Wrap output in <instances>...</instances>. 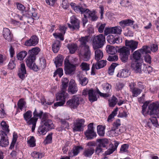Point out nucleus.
I'll list each match as a JSON object with an SVG mask.
<instances>
[{"label":"nucleus","instance_id":"obj_1","mask_svg":"<svg viewBox=\"0 0 159 159\" xmlns=\"http://www.w3.org/2000/svg\"><path fill=\"white\" fill-rule=\"evenodd\" d=\"M89 36L82 37L80 39V47L81 48V53L83 56L84 61H87L90 58V51L87 44L89 42Z\"/></svg>","mask_w":159,"mask_h":159},{"label":"nucleus","instance_id":"obj_2","mask_svg":"<svg viewBox=\"0 0 159 159\" xmlns=\"http://www.w3.org/2000/svg\"><path fill=\"white\" fill-rule=\"evenodd\" d=\"M68 86V85L65 84H61L60 92L57 93L56 95L57 100L61 101L57 102L55 103L54 104L55 106H61L65 103L66 102V99L68 98V95L66 92Z\"/></svg>","mask_w":159,"mask_h":159},{"label":"nucleus","instance_id":"obj_3","mask_svg":"<svg viewBox=\"0 0 159 159\" xmlns=\"http://www.w3.org/2000/svg\"><path fill=\"white\" fill-rule=\"evenodd\" d=\"M23 116L27 124L29 125H32V131H34L36 127L38 118L32 117V112L31 111H27L24 114Z\"/></svg>","mask_w":159,"mask_h":159},{"label":"nucleus","instance_id":"obj_4","mask_svg":"<svg viewBox=\"0 0 159 159\" xmlns=\"http://www.w3.org/2000/svg\"><path fill=\"white\" fill-rule=\"evenodd\" d=\"M105 37L102 34L94 37L93 40V46L95 49L102 48L105 42Z\"/></svg>","mask_w":159,"mask_h":159},{"label":"nucleus","instance_id":"obj_5","mask_svg":"<svg viewBox=\"0 0 159 159\" xmlns=\"http://www.w3.org/2000/svg\"><path fill=\"white\" fill-rule=\"evenodd\" d=\"M48 114L44 113L41 120V124L49 130L54 128V125L52 121L48 119Z\"/></svg>","mask_w":159,"mask_h":159},{"label":"nucleus","instance_id":"obj_6","mask_svg":"<svg viewBox=\"0 0 159 159\" xmlns=\"http://www.w3.org/2000/svg\"><path fill=\"white\" fill-rule=\"evenodd\" d=\"M120 53V58L122 62H126L128 60L129 56L130 54L129 49L126 47H123L119 49Z\"/></svg>","mask_w":159,"mask_h":159},{"label":"nucleus","instance_id":"obj_7","mask_svg":"<svg viewBox=\"0 0 159 159\" xmlns=\"http://www.w3.org/2000/svg\"><path fill=\"white\" fill-rule=\"evenodd\" d=\"M23 15L28 18H32V19L37 20L39 18L36 10L34 8H26L25 11H23Z\"/></svg>","mask_w":159,"mask_h":159},{"label":"nucleus","instance_id":"obj_8","mask_svg":"<svg viewBox=\"0 0 159 159\" xmlns=\"http://www.w3.org/2000/svg\"><path fill=\"white\" fill-rule=\"evenodd\" d=\"M149 49V48L148 46H144L139 50L135 51L133 54V58L135 60H138L140 59L141 54L150 53V51Z\"/></svg>","mask_w":159,"mask_h":159},{"label":"nucleus","instance_id":"obj_9","mask_svg":"<svg viewBox=\"0 0 159 159\" xmlns=\"http://www.w3.org/2000/svg\"><path fill=\"white\" fill-rule=\"evenodd\" d=\"M81 100V98L74 96L66 102V104L71 109H75L80 103Z\"/></svg>","mask_w":159,"mask_h":159},{"label":"nucleus","instance_id":"obj_10","mask_svg":"<svg viewBox=\"0 0 159 159\" xmlns=\"http://www.w3.org/2000/svg\"><path fill=\"white\" fill-rule=\"evenodd\" d=\"M65 70L66 74L73 75L75 73V66L70 63L68 59L66 58L64 61Z\"/></svg>","mask_w":159,"mask_h":159},{"label":"nucleus","instance_id":"obj_11","mask_svg":"<svg viewBox=\"0 0 159 159\" xmlns=\"http://www.w3.org/2000/svg\"><path fill=\"white\" fill-rule=\"evenodd\" d=\"M70 23H68L69 28L72 30H78L80 27L79 21L75 16H73L70 18Z\"/></svg>","mask_w":159,"mask_h":159},{"label":"nucleus","instance_id":"obj_12","mask_svg":"<svg viewBox=\"0 0 159 159\" xmlns=\"http://www.w3.org/2000/svg\"><path fill=\"white\" fill-rule=\"evenodd\" d=\"M93 123H90L88 126V129L84 132V134L88 139H91L95 137L96 133L94 131L93 127Z\"/></svg>","mask_w":159,"mask_h":159},{"label":"nucleus","instance_id":"obj_13","mask_svg":"<svg viewBox=\"0 0 159 159\" xmlns=\"http://www.w3.org/2000/svg\"><path fill=\"white\" fill-rule=\"evenodd\" d=\"M148 108L150 110L149 114L151 116L153 115L159 114V102H156L149 105Z\"/></svg>","mask_w":159,"mask_h":159},{"label":"nucleus","instance_id":"obj_14","mask_svg":"<svg viewBox=\"0 0 159 159\" xmlns=\"http://www.w3.org/2000/svg\"><path fill=\"white\" fill-rule=\"evenodd\" d=\"M107 64L106 60H102L99 61L97 63L93 64L91 69V74L94 75L96 69H100L104 67Z\"/></svg>","mask_w":159,"mask_h":159},{"label":"nucleus","instance_id":"obj_15","mask_svg":"<svg viewBox=\"0 0 159 159\" xmlns=\"http://www.w3.org/2000/svg\"><path fill=\"white\" fill-rule=\"evenodd\" d=\"M138 42L134 40H126L125 44L127 48L130 50L132 52L137 48L138 46Z\"/></svg>","mask_w":159,"mask_h":159},{"label":"nucleus","instance_id":"obj_16","mask_svg":"<svg viewBox=\"0 0 159 159\" xmlns=\"http://www.w3.org/2000/svg\"><path fill=\"white\" fill-rule=\"evenodd\" d=\"M0 146L5 147L9 144V141L6 133L2 131H0Z\"/></svg>","mask_w":159,"mask_h":159},{"label":"nucleus","instance_id":"obj_17","mask_svg":"<svg viewBox=\"0 0 159 159\" xmlns=\"http://www.w3.org/2000/svg\"><path fill=\"white\" fill-rule=\"evenodd\" d=\"M39 39L36 35L32 36L30 38L25 41V45L26 46H34L38 44Z\"/></svg>","mask_w":159,"mask_h":159},{"label":"nucleus","instance_id":"obj_18","mask_svg":"<svg viewBox=\"0 0 159 159\" xmlns=\"http://www.w3.org/2000/svg\"><path fill=\"white\" fill-rule=\"evenodd\" d=\"M84 120L83 119L77 120L74 124V127L73 128L74 131H81L83 130L84 125Z\"/></svg>","mask_w":159,"mask_h":159},{"label":"nucleus","instance_id":"obj_19","mask_svg":"<svg viewBox=\"0 0 159 159\" xmlns=\"http://www.w3.org/2000/svg\"><path fill=\"white\" fill-rule=\"evenodd\" d=\"M135 84L134 82L130 83L129 86L130 89V91L132 92L133 97H136L138 96L142 92V90L137 88L134 87Z\"/></svg>","mask_w":159,"mask_h":159},{"label":"nucleus","instance_id":"obj_20","mask_svg":"<svg viewBox=\"0 0 159 159\" xmlns=\"http://www.w3.org/2000/svg\"><path fill=\"white\" fill-rule=\"evenodd\" d=\"M68 91V92L72 94L75 93L78 91V88L75 81L73 79L71 80L70 81Z\"/></svg>","mask_w":159,"mask_h":159},{"label":"nucleus","instance_id":"obj_21","mask_svg":"<svg viewBox=\"0 0 159 159\" xmlns=\"http://www.w3.org/2000/svg\"><path fill=\"white\" fill-rule=\"evenodd\" d=\"M66 29L67 28L64 26H60L59 29L61 33L58 34L54 33L53 34V36L56 39H59L61 40H63L64 38L63 34H65Z\"/></svg>","mask_w":159,"mask_h":159},{"label":"nucleus","instance_id":"obj_22","mask_svg":"<svg viewBox=\"0 0 159 159\" xmlns=\"http://www.w3.org/2000/svg\"><path fill=\"white\" fill-rule=\"evenodd\" d=\"M84 14V16L90 18L93 20H96L97 19L98 17L95 15L94 11H90L88 9H86Z\"/></svg>","mask_w":159,"mask_h":159},{"label":"nucleus","instance_id":"obj_23","mask_svg":"<svg viewBox=\"0 0 159 159\" xmlns=\"http://www.w3.org/2000/svg\"><path fill=\"white\" fill-rule=\"evenodd\" d=\"M130 72L127 69H123L120 70L117 75V77L120 78H126L130 75Z\"/></svg>","mask_w":159,"mask_h":159},{"label":"nucleus","instance_id":"obj_24","mask_svg":"<svg viewBox=\"0 0 159 159\" xmlns=\"http://www.w3.org/2000/svg\"><path fill=\"white\" fill-rule=\"evenodd\" d=\"M26 73L25 65L24 63L20 64V67L18 70V75L21 79L23 80L25 78V75Z\"/></svg>","mask_w":159,"mask_h":159},{"label":"nucleus","instance_id":"obj_25","mask_svg":"<svg viewBox=\"0 0 159 159\" xmlns=\"http://www.w3.org/2000/svg\"><path fill=\"white\" fill-rule=\"evenodd\" d=\"M83 149V148L80 146H77L74 147L73 149L69 152V156L72 157L74 156L77 155L80 150H82Z\"/></svg>","mask_w":159,"mask_h":159},{"label":"nucleus","instance_id":"obj_26","mask_svg":"<svg viewBox=\"0 0 159 159\" xmlns=\"http://www.w3.org/2000/svg\"><path fill=\"white\" fill-rule=\"evenodd\" d=\"M94 151L95 150L93 147H89L85 149L83 154L86 157H90L93 154Z\"/></svg>","mask_w":159,"mask_h":159},{"label":"nucleus","instance_id":"obj_27","mask_svg":"<svg viewBox=\"0 0 159 159\" xmlns=\"http://www.w3.org/2000/svg\"><path fill=\"white\" fill-rule=\"evenodd\" d=\"M88 96L89 99L91 102H93L97 100L96 92L93 89H90Z\"/></svg>","mask_w":159,"mask_h":159},{"label":"nucleus","instance_id":"obj_28","mask_svg":"<svg viewBox=\"0 0 159 159\" xmlns=\"http://www.w3.org/2000/svg\"><path fill=\"white\" fill-rule=\"evenodd\" d=\"M3 34L4 38L8 41H11L12 35L10 30L8 28H4L3 30Z\"/></svg>","mask_w":159,"mask_h":159},{"label":"nucleus","instance_id":"obj_29","mask_svg":"<svg viewBox=\"0 0 159 159\" xmlns=\"http://www.w3.org/2000/svg\"><path fill=\"white\" fill-rule=\"evenodd\" d=\"M141 66L142 64L141 63H133L131 64V67L136 73H141L142 72Z\"/></svg>","mask_w":159,"mask_h":159},{"label":"nucleus","instance_id":"obj_30","mask_svg":"<svg viewBox=\"0 0 159 159\" xmlns=\"http://www.w3.org/2000/svg\"><path fill=\"white\" fill-rule=\"evenodd\" d=\"M29 56L26 59V63L28 66H30L34 62L36 57L29 54Z\"/></svg>","mask_w":159,"mask_h":159},{"label":"nucleus","instance_id":"obj_31","mask_svg":"<svg viewBox=\"0 0 159 159\" xmlns=\"http://www.w3.org/2000/svg\"><path fill=\"white\" fill-rule=\"evenodd\" d=\"M80 84L82 86L86 85L88 82V79L86 77H83L82 75L78 74L77 76Z\"/></svg>","mask_w":159,"mask_h":159},{"label":"nucleus","instance_id":"obj_32","mask_svg":"<svg viewBox=\"0 0 159 159\" xmlns=\"http://www.w3.org/2000/svg\"><path fill=\"white\" fill-rule=\"evenodd\" d=\"M103 53L101 50L97 49L95 52V58L97 61L102 59L103 57Z\"/></svg>","mask_w":159,"mask_h":159},{"label":"nucleus","instance_id":"obj_33","mask_svg":"<svg viewBox=\"0 0 159 159\" xmlns=\"http://www.w3.org/2000/svg\"><path fill=\"white\" fill-rule=\"evenodd\" d=\"M40 50H41L38 47H36L29 50L28 51V53L29 54L36 57V55L39 54Z\"/></svg>","mask_w":159,"mask_h":159},{"label":"nucleus","instance_id":"obj_34","mask_svg":"<svg viewBox=\"0 0 159 159\" xmlns=\"http://www.w3.org/2000/svg\"><path fill=\"white\" fill-rule=\"evenodd\" d=\"M63 58L61 55H59L55 58L54 63L56 67L61 66L62 64Z\"/></svg>","mask_w":159,"mask_h":159},{"label":"nucleus","instance_id":"obj_35","mask_svg":"<svg viewBox=\"0 0 159 159\" xmlns=\"http://www.w3.org/2000/svg\"><path fill=\"white\" fill-rule=\"evenodd\" d=\"M134 21L130 19L123 20L119 22L120 25L122 27L132 25Z\"/></svg>","mask_w":159,"mask_h":159},{"label":"nucleus","instance_id":"obj_36","mask_svg":"<svg viewBox=\"0 0 159 159\" xmlns=\"http://www.w3.org/2000/svg\"><path fill=\"white\" fill-rule=\"evenodd\" d=\"M60 43L58 41H57L54 43L52 45V49L55 53L58 52L59 50Z\"/></svg>","mask_w":159,"mask_h":159},{"label":"nucleus","instance_id":"obj_37","mask_svg":"<svg viewBox=\"0 0 159 159\" xmlns=\"http://www.w3.org/2000/svg\"><path fill=\"white\" fill-rule=\"evenodd\" d=\"M27 53L25 51H22L17 54L16 58L18 60H23L24 58L27 55Z\"/></svg>","mask_w":159,"mask_h":159},{"label":"nucleus","instance_id":"obj_38","mask_svg":"<svg viewBox=\"0 0 159 159\" xmlns=\"http://www.w3.org/2000/svg\"><path fill=\"white\" fill-rule=\"evenodd\" d=\"M118 144L119 143L117 142H115L111 148L108 149L105 152V154L108 155L112 153L117 149Z\"/></svg>","mask_w":159,"mask_h":159},{"label":"nucleus","instance_id":"obj_39","mask_svg":"<svg viewBox=\"0 0 159 159\" xmlns=\"http://www.w3.org/2000/svg\"><path fill=\"white\" fill-rule=\"evenodd\" d=\"M77 46L75 44H69L67 46V48L69 50L71 54L74 53L77 49Z\"/></svg>","mask_w":159,"mask_h":159},{"label":"nucleus","instance_id":"obj_40","mask_svg":"<svg viewBox=\"0 0 159 159\" xmlns=\"http://www.w3.org/2000/svg\"><path fill=\"white\" fill-rule=\"evenodd\" d=\"M97 141L99 143L98 144L103 148L106 147V145L108 143V140L106 139H97Z\"/></svg>","mask_w":159,"mask_h":159},{"label":"nucleus","instance_id":"obj_41","mask_svg":"<svg viewBox=\"0 0 159 159\" xmlns=\"http://www.w3.org/2000/svg\"><path fill=\"white\" fill-rule=\"evenodd\" d=\"M106 50L109 54L113 55L116 52L115 48L111 46L107 45L106 47Z\"/></svg>","mask_w":159,"mask_h":159},{"label":"nucleus","instance_id":"obj_42","mask_svg":"<svg viewBox=\"0 0 159 159\" xmlns=\"http://www.w3.org/2000/svg\"><path fill=\"white\" fill-rule=\"evenodd\" d=\"M48 130V129L41 124L38 129V132L40 134L43 135L45 134Z\"/></svg>","mask_w":159,"mask_h":159},{"label":"nucleus","instance_id":"obj_43","mask_svg":"<svg viewBox=\"0 0 159 159\" xmlns=\"http://www.w3.org/2000/svg\"><path fill=\"white\" fill-rule=\"evenodd\" d=\"M119 130L114 127H112L111 129L108 132L111 136H117L119 134Z\"/></svg>","mask_w":159,"mask_h":159},{"label":"nucleus","instance_id":"obj_44","mask_svg":"<svg viewBox=\"0 0 159 159\" xmlns=\"http://www.w3.org/2000/svg\"><path fill=\"white\" fill-rule=\"evenodd\" d=\"M97 132L98 135L100 136H103L105 134V128L102 125L98 126Z\"/></svg>","mask_w":159,"mask_h":159},{"label":"nucleus","instance_id":"obj_45","mask_svg":"<svg viewBox=\"0 0 159 159\" xmlns=\"http://www.w3.org/2000/svg\"><path fill=\"white\" fill-rule=\"evenodd\" d=\"M1 125L3 131L5 132L6 133H8L9 132V126L5 121H2L1 123Z\"/></svg>","mask_w":159,"mask_h":159},{"label":"nucleus","instance_id":"obj_46","mask_svg":"<svg viewBox=\"0 0 159 159\" xmlns=\"http://www.w3.org/2000/svg\"><path fill=\"white\" fill-rule=\"evenodd\" d=\"M39 61V69H43L46 66V60L44 58L42 57L40 59Z\"/></svg>","mask_w":159,"mask_h":159},{"label":"nucleus","instance_id":"obj_47","mask_svg":"<svg viewBox=\"0 0 159 159\" xmlns=\"http://www.w3.org/2000/svg\"><path fill=\"white\" fill-rule=\"evenodd\" d=\"M80 66L81 69L84 71H87L90 69L89 65L86 62H82Z\"/></svg>","mask_w":159,"mask_h":159},{"label":"nucleus","instance_id":"obj_48","mask_svg":"<svg viewBox=\"0 0 159 159\" xmlns=\"http://www.w3.org/2000/svg\"><path fill=\"white\" fill-rule=\"evenodd\" d=\"M156 115H153L151 116V118L150 120L154 126L157 127L158 126V121L156 117Z\"/></svg>","mask_w":159,"mask_h":159},{"label":"nucleus","instance_id":"obj_49","mask_svg":"<svg viewBox=\"0 0 159 159\" xmlns=\"http://www.w3.org/2000/svg\"><path fill=\"white\" fill-rule=\"evenodd\" d=\"M117 102V99L116 97L113 96L111 99L109 100V106L112 107H114Z\"/></svg>","mask_w":159,"mask_h":159},{"label":"nucleus","instance_id":"obj_50","mask_svg":"<svg viewBox=\"0 0 159 159\" xmlns=\"http://www.w3.org/2000/svg\"><path fill=\"white\" fill-rule=\"evenodd\" d=\"M122 32V29L119 26L113 27V34H120Z\"/></svg>","mask_w":159,"mask_h":159},{"label":"nucleus","instance_id":"obj_51","mask_svg":"<svg viewBox=\"0 0 159 159\" xmlns=\"http://www.w3.org/2000/svg\"><path fill=\"white\" fill-rule=\"evenodd\" d=\"M18 107L21 110L23 108L26 107V102L22 99H20L17 103Z\"/></svg>","mask_w":159,"mask_h":159},{"label":"nucleus","instance_id":"obj_52","mask_svg":"<svg viewBox=\"0 0 159 159\" xmlns=\"http://www.w3.org/2000/svg\"><path fill=\"white\" fill-rule=\"evenodd\" d=\"M117 66L116 64L114 63L112 64L109 68L108 72L110 75H112L114 73L115 67Z\"/></svg>","mask_w":159,"mask_h":159},{"label":"nucleus","instance_id":"obj_53","mask_svg":"<svg viewBox=\"0 0 159 159\" xmlns=\"http://www.w3.org/2000/svg\"><path fill=\"white\" fill-rule=\"evenodd\" d=\"M103 90L107 93L110 92L111 89V85L108 83H105L102 85Z\"/></svg>","mask_w":159,"mask_h":159},{"label":"nucleus","instance_id":"obj_54","mask_svg":"<svg viewBox=\"0 0 159 159\" xmlns=\"http://www.w3.org/2000/svg\"><path fill=\"white\" fill-rule=\"evenodd\" d=\"M152 67L148 65H144L143 67V71L146 73H150L152 71Z\"/></svg>","mask_w":159,"mask_h":159},{"label":"nucleus","instance_id":"obj_55","mask_svg":"<svg viewBox=\"0 0 159 159\" xmlns=\"http://www.w3.org/2000/svg\"><path fill=\"white\" fill-rule=\"evenodd\" d=\"M86 8H83L81 6H76L74 8V11L77 12H81L82 14H84L86 10Z\"/></svg>","mask_w":159,"mask_h":159},{"label":"nucleus","instance_id":"obj_56","mask_svg":"<svg viewBox=\"0 0 159 159\" xmlns=\"http://www.w3.org/2000/svg\"><path fill=\"white\" fill-rule=\"evenodd\" d=\"M58 74L60 77H61L63 75V71L62 69L61 68H58L54 73V77Z\"/></svg>","mask_w":159,"mask_h":159},{"label":"nucleus","instance_id":"obj_57","mask_svg":"<svg viewBox=\"0 0 159 159\" xmlns=\"http://www.w3.org/2000/svg\"><path fill=\"white\" fill-rule=\"evenodd\" d=\"M43 114L44 113H43L42 111H40L39 112L37 111L36 109H35L33 113L34 115L33 117L37 118L39 117L41 118L42 116H43Z\"/></svg>","mask_w":159,"mask_h":159},{"label":"nucleus","instance_id":"obj_58","mask_svg":"<svg viewBox=\"0 0 159 159\" xmlns=\"http://www.w3.org/2000/svg\"><path fill=\"white\" fill-rule=\"evenodd\" d=\"M35 141L34 138L33 136H31L30 139L28 141V143L29 144L30 147H33L35 145Z\"/></svg>","mask_w":159,"mask_h":159},{"label":"nucleus","instance_id":"obj_59","mask_svg":"<svg viewBox=\"0 0 159 159\" xmlns=\"http://www.w3.org/2000/svg\"><path fill=\"white\" fill-rule=\"evenodd\" d=\"M118 110V108H116L112 112L111 114L109 116L107 119V121H108L110 122L111 119H112L115 116H116L117 114Z\"/></svg>","mask_w":159,"mask_h":159},{"label":"nucleus","instance_id":"obj_60","mask_svg":"<svg viewBox=\"0 0 159 159\" xmlns=\"http://www.w3.org/2000/svg\"><path fill=\"white\" fill-rule=\"evenodd\" d=\"M118 59V56L116 55L109 56L107 60L110 61H116Z\"/></svg>","mask_w":159,"mask_h":159},{"label":"nucleus","instance_id":"obj_61","mask_svg":"<svg viewBox=\"0 0 159 159\" xmlns=\"http://www.w3.org/2000/svg\"><path fill=\"white\" fill-rule=\"evenodd\" d=\"M62 127L63 129H68L69 127V123L65 120H62L61 121Z\"/></svg>","mask_w":159,"mask_h":159},{"label":"nucleus","instance_id":"obj_62","mask_svg":"<svg viewBox=\"0 0 159 159\" xmlns=\"http://www.w3.org/2000/svg\"><path fill=\"white\" fill-rule=\"evenodd\" d=\"M31 155L32 157L36 158H41L43 157L42 153L34 152L31 153Z\"/></svg>","mask_w":159,"mask_h":159},{"label":"nucleus","instance_id":"obj_63","mask_svg":"<svg viewBox=\"0 0 159 159\" xmlns=\"http://www.w3.org/2000/svg\"><path fill=\"white\" fill-rule=\"evenodd\" d=\"M104 32L105 35H107L109 34H113V27L106 28Z\"/></svg>","mask_w":159,"mask_h":159},{"label":"nucleus","instance_id":"obj_64","mask_svg":"<svg viewBox=\"0 0 159 159\" xmlns=\"http://www.w3.org/2000/svg\"><path fill=\"white\" fill-rule=\"evenodd\" d=\"M107 40L108 42L111 44H114L115 43V38L113 37L112 35L108 36L107 37Z\"/></svg>","mask_w":159,"mask_h":159}]
</instances>
